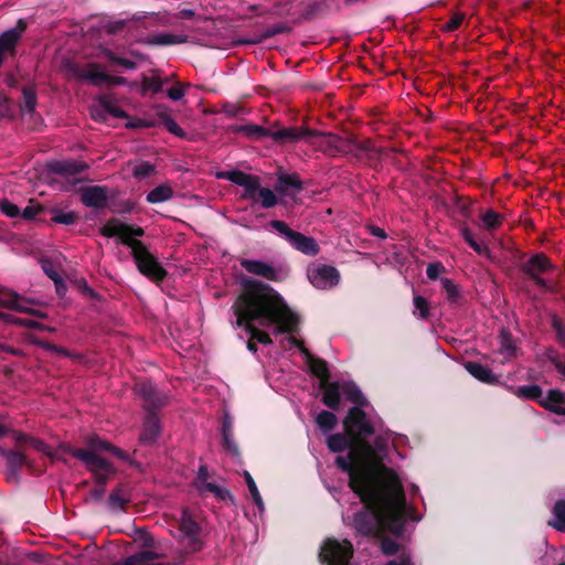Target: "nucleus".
<instances>
[{"label":"nucleus","instance_id":"obj_1","mask_svg":"<svg viewBox=\"0 0 565 565\" xmlns=\"http://www.w3.org/2000/svg\"><path fill=\"white\" fill-rule=\"evenodd\" d=\"M347 435L328 436V448L340 452L350 448L348 456H338L335 463L349 475V486L361 500L363 511L343 521L362 535H380L383 532L401 534L407 519L417 521L406 504L397 475L382 463L381 451L386 446L383 437L367 440L374 434V423L365 411L352 407L344 419Z\"/></svg>","mask_w":565,"mask_h":565},{"label":"nucleus","instance_id":"obj_2","mask_svg":"<svg viewBox=\"0 0 565 565\" xmlns=\"http://www.w3.org/2000/svg\"><path fill=\"white\" fill-rule=\"evenodd\" d=\"M233 310L236 324L243 327L249 334L247 343L249 351L256 352L257 350L254 341L268 344L271 342L270 334H288L286 340L289 347H296L301 351L306 363L311 372L320 379L321 384L328 381L327 363L311 355L292 335L298 331V315L271 287L254 280L246 281L244 291L233 305Z\"/></svg>","mask_w":565,"mask_h":565},{"label":"nucleus","instance_id":"obj_3","mask_svg":"<svg viewBox=\"0 0 565 565\" xmlns=\"http://www.w3.org/2000/svg\"><path fill=\"white\" fill-rule=\"evenodd\" d=\"M100 232L106 237L118 238L131 249L135 263L141 274L157 281L164 278L166 270L147 247L137 239L145 234L141 227H134L114 218L104 224Z\"/></svg>","mask_w":565,"mask_h":565},{"label":"nucleus","instance_id":"obj_4","mask_svg":"<svg viewBox=\"0 0 565 565\" xmlns=\"http://www.w3.org/2000/svg\"><path fill=\"white\" fill-rule=\"evenodd\" d=\"M70 451L75 458L85 463L87 469L95 476L97 482L100 483V486L89 491L86 500L99 501L105 492L102 483L115 471L111 463L103 458L100 452L109 451L119 458H125L124 452L96 436H92L87 439L86 449H70Z\"/></svg>","mask_w":565,"mask_h":565},{"label":"nucleus","instance_id":"obj_5","mask_svg":"<svg viewBox=\"0 0 565 565\" xmlns=\"http://www.w3.org/2000/svg\"><path fill=\"white\" fill-rule=\"evenodd\" d=\"M217 178L227 179L244 188L243 198L253 203H259L263 207L269 209L277 204V196L268 188H262L257 177L241 171H224L217 173Z\"/></svg>","mask_w":565,"mask_h":565},{"label":"nucleus","instance_id":"obj_6","mask_svg":"<svg viewBox=\"0 0 565 565\" xmlns=\"http://www.w3.org/2000/svg\"><path fill=\"white\" fill-rule=\"evenodd\" d=\"M323 565H358L353 559V546L348 540L327 539L319 552Z\"/></svg>","mask_w":565,"mask_h":565},{"label":"nucleus","instance_id":"obj_7","mask_svg":"<svg viewBox=\"0 0 565 565\" xmlns=\"http://www.w3.org/2000/svg\"><path fill=\"white\" fill-rule=\"evenodd\" d=\"M269 226L302 254L315 256L319 253L318 244L312 237L291 230L285 222L275 220Z\"/></svg>","mask_w":565,"mask_h":565},{"label":"nucleus","instance_id":"obj_8","mask_svg":"<svg viewBox=\"0 0 565 565\" xmlns=\"http://www.w3.org/2000/svg\"><path fill=\"white\" fill-rule=\"evenodd\" d=\"M308 278L318 289H329L340 281L339 271L328 265H313L308 268Z\"/></svg>","mask_w":565,"mask_h":565},{"label":"nucleus","instance_id":"obj_9","mask_svg":"<svg viewBox=\"0 0 565 565\" xmlns=\"http://www.w3.org/2000/svg\"><path fill=\"white\" fill-rule=\"evenodd\" d=\"M0 307L18 312H25L32 317H43V315H40L38 310L32 308V303L29 300L21 298L15 292L2 287H0Z\"/></svg>","mask_w":565,"mask_h":565},{"label":"nucleus","instance_id":"obj_10","mask_svg":"<svg viewBox=\"0 0 565 565\" xmlns=\"http://www.w3.org/2000/svg\"><path fill=\"white\" fill-rule=\"evenodd\" d=\"M242 267L249 274L264 277L268 280H279L284 277L281 268L257 259H243Z\"/></svg>","mask_w":565,"mask_h":565},{"label":"nucleus","instance_id":"obj_11","mask_svg":"<svg viewBox=\"0 0 565 565\" xmlns=\"http://www.w3.org/2000/svg\"><path fill=\"white\" fill-rule=\"evenodd\" d=\"M308 142L317 149L328 153L339 151L342 146V140L337 135L313 130L309 131Z\"/></svg>","mask_w":565,"mask_h":565},{"label":"nucleus","instance_id":"obj_12","mask_svg":"<svg viewBox=\"0 0 565 565\" xmlns=\"http://www.w3.org/2000/svg\"><path fill=\"white\" fill-rule=\"evenodd\" d=\"M75 76L77 79L92 83L96 86L111 79V76L108 75L98 64H88L86 67L76 68Z\"/></svg>","mask_w":565,"mask_h":565},{"label":"nucleus","instance_id":"obj_13","mask_svg":"<svg viewBox=\"0 0 565 565\" xmlns=\"http://www.w3.org/2000/svg\"><path fill=\"white\" fill-rule=\"evenodd\" d=\"M87 166L85 163L71 161V160H62L55 161L51 164V170L60 175L61 178L71 179V185H74L77 182L75 175L81 171L85 170Z\"/></svg>","mask_w":565,"mask_h":565},{"label":"nucleus","instance_id":"obj_14","mask_svg":"<svg viewBox=\"0 0 565 565\" xmlns=\"http://www.w3.org/2000/svg\"><path fill=\"white\" fill-rule=\"evenodd\" d=\"M550 268V260L542 254L533 256L524 265L525 271L535 280L537 285L544 287L546 286V282L543 278L540 277V275L546 273Z\"/></svg>","mask_w":565,"mask_h":565},{"label":"nucleus","instance_id":"obj_15","mask_svg":"<svg viewBox=\"0 0 565 565\" xmlns=\"http://www.w3.org/2000/svg\"><path fill=\"white\" fill-rule=\"evenodd\" d=\"M138 394L145 399V407L152 409L158 408L166 403V396L157 393L154 385L150 382H139L136 385Z\"/></svg>","mask_w":565,"mask_h":565},{"label":"nucleus","instance_id":"obj_16","mask_svg":"<svg viewBox=\"0 0 565 565\" xmlns=\"http://www.w3.org/2000/svg\"><path fill=\"white\" fill-rule=\"evenodd\" d=\"M82 201L86 206L103 207L107 202V191L103 186H88L82 192Z\"/></svg>","mask_w":565,"mask_h":565},{"label":"nucleus","instance_id":"obj_17","mask_svg":"<svg viewBox=\"0 0 565 565\" xmlns=\"http://www.w3.org/2000/svg\"><path fill=\"white\" fill-rule=\"evenodd\" d=\"M179 531L183 537L189 539L190 543L196 542L199 525L186 509H182L179 518Z\"/></svg>","mask_w":565,"mask_h":565},{"label":"nucleus","instance_id":"obj_18","mask_svg":"<svg viewBox=\"0 0 565 565\" xmlns=\"http://www.w3.org/2000/svg\"><path fill=\"white\" fill-rule=\"evenodd\" d=\"M540 404L553 413L565 414V395L559 391H548L547 395L540 399Z\"/></svg>","mask_w":565,"mask_h":565},{"label":"nucleus","instance_id":"obj_19","mask_svg":"<svg viewBox=\"0 0 565 565\" xmlns=\"http://www.w3.org/2000/svg\"><path fill=\"white\" fill-rule=\"evenodd\" d=\"M207 479H209L207 469L204 466H201L198 471V477H196L198 489L201 492H212L215 495L220 497L221 499H225L226 497L230 495V493L226 490L221 489L217 486L209 482Z\"/></svg>","mask_w":565,"mask_h":565},{"label":"nucleus","instance_id":"obj_20","mask_svg":"<svg viewBox=\"0 0 565 565\" xmlns=\"http://www.w3.org/2000/svg\"><path fill=\"white\" fill-rule=\"evenodd\" d=\"M321 386L323 390V397H322L323 403L328 407H330L332 409H337L339 407L341 395H342L341 383L324 382L321 384Z\"/></svg>","mask_w":565,"mask_h":565},{"label":"nucleus","instance_id":"obj_21","mask_svg":"<svg viewBox=\"0 0 565 565\" xmlns=\"http://www.w3.org/2000/svg\"><path fill=\"white\" fill-rule=\"evenodd\" d=\"M105 114H108L116 118L126 117L125 111L116 108L106 97H103L98 100V104L93 107L92 115L96 119L104 120L106 119Z\"/></svg>","mask_w":565,"mask_h":565},{"label":"nucleus","instance_id":"obj_22","mask_svg":"<svg viewBox=\"0 0 565 565\" xmlns=\"http://www.w3.org/2000/svg\"><path fill=\"white\" fill-rule=\"evenodd\" d=\"M465 367L475 379L483 383L494 384L499 382L498 376L494 375L490 369L478 362H467Z\"/></svg>","mask_w":565,"mask_h":565},{"label":"nucleus","instance_id":"obj_23","mask_svg":"<svg viewBox=\"0 0 565 565\" xmlns=\"http://www.w3.org/2000/svg\"><path fill=\"white\" fill-rule=\"evenodd\" d=\"M301 190V183L296 175L279 177L277 191L281 196H295Z\"/></svg>","mask_w":565,"mask_h":565},{"label":"nucleus","instance_id":"obj_24","mask_svg":"<svg viewBox=\"0 0 565 565\" xmlns=\"http://www.w3.org/2000/svg\"><path fill=\"white\" fill-rule=\"evenodd\" d=\"M342 395L353 404L354 407H358L360 411H363L361 407L367 406V402L364 398L360 388L352 382L341 383Z\"/></svg>","mask_w":565,"mask_h":565},{"label":"nucleus","instance_id":"obj_25","mask_svg":"<svg viewBox=\"0 0 565 565\" xmlns=\"http://www.w3.org/2000/svg\"><path fill=\"white\" fill-rule=\"evenodd\" d=\"M188 36L182 34L157 33L147 36L145 42L150 45H172L186 42Z\"/></svg>","mask_w":565,"mask_h":565},{"label":"nucleus","instance_id":"obj_26","mask_svg":"<svg viewBox=\"0 0 565 565\" xmlns=\"http://www.w3.org/2000/svg\"><path fill=\"white\" fill-rule=\"evenodd\" d=\"M160 433L159 419L154 414H150L143 424L140 440L143 443H153Z\"/></svg>","mask_w":565,"mask_h":565},{"label":"nucleus","instance_id":"obj_27","mask_svg":"<svg viewBox=\"0 0 565 565\" xmlns=\"http://www.w3.org/2000/svg\"><path fill=\"white\" fill-rule=\"evenodd\" d=\"M308 129H299V128H285L279 129L273 134L275 140L279 141H298L301 139H307L309 136Z\"/></svg>","mask_w":565,"mask_h":565},{"label":"nucleus","instance_id":"obj_28","mask_svg":"<svg viewBox=\"0 0 565 565\" xmlns=\"http://www.w3.org/2000/svg\"><path fill=\"white\" fill-rule=\"evenodd\" d=\"M554 529L565 532V501H558L553 509V520L548 522Z\"/></svg>","mask_w":565,"mask_h":565},{"label":"nucleus","instance_id":"obj_29","mask_svg":"<svg viewBox=\"0 0 565 565\" xmlns=\"http://www.w3.org/2000/svg\"><path fill=\"white\" fill-rule=\"evenodd\" d=\"M173 191L167 184L154 188L147 194V201L150 203H161L172 198Z\"/></svg>","mask_w":565,"mask_h":565},{"label":"nucleus","instance_id":"obj_30","mask_svg":"<svg viewBox=\"0 0 565 565\" xmlns=\"http://www.w3.org/2000/svg\"><path fill=\"white\" fill-rule=\"evenodd\" d=\"M500 352L505 359L514 356L516 352L514 341L507 331L500 333Z\"/></svg>","mask_w":565,"mask_h":565},{"label":"nucleus","instance_id":"obj_31","mask_svg":"<svg viewBox=\"0 0 565 565\" xmlns=\"http://www.w3.org/2000/svg\"><path fill=\"white\" fill-rule=\"evenodd\" d=\"M318 427L323 431H330L338 423V419L333 413L322 411L316 418Z\"/></svg>","mask_w":565,"mask_h":565},{"label":"nucleus","instance_id":"obj_32","mask_svg":"<svg viewBox=\"0 0 565 565\" xmlns=\"http://www.w3.org/2000/svg\"><path fill=\"white\" fill-rule=\"evenodd\" d=\"M4 457H6L8 466L11 468V471L8 475V480L14 479L15 469L21 467L24 463V457L19 451L4 452Z\"/></svg>","mask_w":565,"mask_h":565},{"label":"nucleus","instance_id":"obj_33","mask_svg":"<svg viewBox=\"0 0 565 565\" xmlns=\"http://www.w3.org/2000/svg\"><path fill=\"white\" fill-rule=\"evenodd\" d=\"M243 476L245 478L246 484L248 487L249 493H250L254 502L258 507L259 511L263 512L265 509V504H264V501L262 499V495L257 489V486H256L253 477L250 476V473L248 471H244Z\"/></svg>","mask_w":565,"mask_h":565},{"label":"nucleus","instance_id":"obj_34","mask_svg":"<svg viewBox=\"0 0 565 565\" xmlns=\"http://www.w3.org/2000/svg\"><path fill=\"white\" fill-rule=\"evenodd\" d=\"M502 223V216L497 212L489 210L481 215V226L491 231L499 227Z\"/></svg>","mask_w":565,"mask_h":565},{"label":"nucleus","instance_id":"obj_35","mask_svg":"<svg viewBox=\"0 0 565 565\" xmlns=\"http://www.w3.org/2000/svg\"><path fill=\"white\" fill-rule=\"evenodd\" d=\"M515 394L519 397L527 398V399H540L542 396V390L537 385H525L520 386L515 390Z\"/></svg>","mask_w":565,"mask_h":565},{"label":"nucleus","instance_id":"obj_36","mask_svg":"<svg viewBox=\"0 0 565 565\" xmlns=\"http://www.w3.org/2000/svg\"><path fill=\"white\" fill-rule=\"evenodd\" d=\"M163 87V81L158 76L142 78L141 92L146 94L147 92L158 93Z\"/></svg>","mask_w":565,"mask_h":565},{"label":"nucleus","instance_id":"obj_37","mask_svg":"<svg viewBox=\"0 0 565 565\" xmlns=\"http://www.w3.org/2000/svg\"><path fill=\"white\" fill-rule=\"evenodd\" d=\"M36 107V96L32 89H23V103L21 106L22 113L32 114Z\"/></svg>","mask_w":565,"mask_h":565},{"label":"nucleus","instance_id":"obj_38","mask_svg":"<svg viewBox=\"0 0 565 565\" xmlns=\"http://www.w3.org/2000/svg\"><path fill=\"white\" fill-rule=\"evenodd\" d=\"M129 501V494L124 489H117L109 495V503L113 508L122 509Z\"/></svg>","mask_w":565,"mask_h":565},{"label":"nucleus","instance_id":"obj_39","mask_svg":"<svg viewBox=\"0 0 565 565\" xmlns=\"http://www.w3.org/2000/svg\"><path fill=\"white\" fill-rule=\"evenodd\" d=\"M103 55H105V57H107L111 63H115V64H118V65H121L124 66L125 68H128V70H134L136 68V63L128 60V58H124V57H119L117 55H115L111 51L107 50V49H104L102 51Z\"/></svg>","mask_w":565,"mask_h":565},{"label":"nucleus","instance_id":"obj_40","mask_svg":"<svg viewBox=\"0 0 565 565\" xmlns=\"http://www.w3.org/2000/svg\"><path fill=\"white\" fill-rule=\"evenodd\" d=\"M414 313L419 318L426 319L429 316V305L427 300L422 296L414 297Z\"/></svg>","mask_w":565,"mask_h":565},{"label":"nucleus","instance_id":"obj_41","mask_svg":"<svg viewBox=\"0 0 565 565\" xmlns=\"http://www.w3.org/2000/svg\"><path fill=\"white\" fill-rule=\"evenodd\" d=\"M154 171V167L146 161L137 162L132 167V175L136 178H145Z\"/></svg>","mask_w":565,"mask_h":565},{"label":"nucleus","instance_id":"obj_42","mask_svg":"<svg viewBox=\"0 0 565 565\" xmlns=\"http://www.w3.org/2000/svg\"><path fill=\"white\" fill-rule=\"evenodd\" d=\"M76 220V214L74 212H56L52 216V221L60 224L70 225L73 224Z\"/></svg>","mask_w":565,"mask_h":565},{"label":"nucleus","instance_id":"obj_43","mask_svg":"<svg viewBox=\"0 0 565 565\" xmlns=\"http://www.w3.org/2000/svg\"><path fill=\"white\" fill-rule=\"evenodd\" d=\"M0 211L9 217H15L20 215L19 207L15 204L9 202L8 200H3L0 202Z\"/></svg>","mask_w":565,"mask_h":565},{"label":"nucleus","instance_id":"obj_44","mask_svg":"<svg viewBox=\"0 0 565 565\" xmlns=\"http://www.w3.org/2000/svg\"><path fill=\"white\" fill-rule=\"evenodd\" d=\"M443 287L447 294V298L450 302H456L459 297L457 286L454 285L449 279L443 280Z\"/></svg>","mask_w":565,"mask_h":565},{"label":"nucleus","instance_id":"obj_45","mask_svg":"<svg viewBox=\"0 0 565 565\" xmlns=\"http://www.w3.org/2000/svg\"><path fill=\"white\" fill-rule=\"evenodd\" d=\"M462 236L465 241L478 253L483 254L486 252V247L479 244L472 236L471 232L468 228H462Z\"/></svg>","mask_w":565,"mask_h":565},{"label":"nucleus","instance_id":"obj_46","mask_svg":"<svg viewBox=\"0 0 565 565\" xmlns=\"http://www.w3.org/2000/svg\"><path fill=\"white\" fill-rule=\"evenodd\" d=\"M0 317H4V318L9 319L11 322L19 323V324L25 326L28 328H39L40 327V323L36 320H34L32 317L12 318L9 315H1V313H0Z\"/></svg>","mask_w":565,"mask_h":565},{"label":"nucleus","instance_id":"obj_47","mask_svg":"<svg viewBox=\"0 0 565 565\" xmlns=\"http://www.w3.org/2000/svg\"><path fill=\"white\" fill-rule=\"evenodd\" d=\"M163 124H164L166 128L168 129V131L171 132L172 135L178 136V137L185 136L183 129L170 116L164 117Z\"/></svg>","mask_w":565,"mask_h":565},{"label":"nucleus","instance_id":"obj_48","mask_svg":"<svg viewBox=\"0 0 565 565\" xmlns=\"http://www.w3.org/2000/svg\"><path fill=\"white\" fill-rule=\"evenodd\" d=\"M465 15L462 13H455L451 19L444 25V31L452 32L457 30L462 23Z\"/></svg>","mask_w":565,"mask_h":565},{"label":"nucleus","instance_id":"obj_49","mask_svg":"<svg viewBox=\"0 0 565 565\" xmlns=\"http://www.w3.org/2000/svg\"><path fill=\"white\" fill-rule=\"evenodd\" d=\"M25 439V440H30L31 445L38 449L39 451H42L49 456H52V451H51V448L45 444L43 443L42 440H39V439H34V438H31V437H24V436H18L17 439L21 440V439Z\"/></svg>","mask_w":565,"mask_h":565},{"label":"nucleus","instance_id":"obj_50","mask_svg":"<svg viewBox=\"0 0 565 565\" xmlns=\"http://www.w3.org/2000/svg\"><path fill=\"white\" fill-rule=\"evenodd\" d=\"M223 436L224 448L233 456H238V448L233 439L232 434L226 433Z\"/></svg>","mask_w":565,"mask_h":565},{"label":"nucleus","instance_id":"obj_51","mask_svg":"<svg viewBox=\"0 0 565 565\" xmlns=\"http://www.w3.org/2000/svg\"><path fill=\"white\" fill-rule=\"evenodd\" d=\"M42 268L45 271V274L55 282L56 289L57 291H60L62 285V279L60 275L46 262L42 264Z\"/></svg>","mask_w":565,"mask_h":565},{"label":"nucleus","instance_id":"obj_52","mask_svg":"<svg viewBox=\"0 0 565 565\" xmlns=\"http://www.w3.org/2000/svg\"><path fill=\"white\" fill-rule=\"evenodd\" d=\"M186 85H184V84L178 83L177 86L168 89V97L170 99H172V100H180V99H182L184 94H185V92H184V87Z\"/></svg>","mask_w":565,"mask_h":565},{"label":"nucleus","instance_id":"obj_53","mask_svg":"<svg viewBox=\"0 0 565 565\" xmlns=\"http://www.w3.org/2000/svg\"><path fill=\"white\" fill-rule=\"evenodd\" d=\"M444 271V266L440 263L429 264L426 270L430 279H436Z\"/></svg>","mask_w":565,"mask_h":565},{"label":"nucleus","instance_id":"obj_54","mask_svg":"<svg viewBox=\"0 0 565 565\" xmlns=\"http://www.w3.org/2000/svg\"><path fill=\"white\" fill-rule=\"evenodd\" d=\"M382 551L387 555H392L397 551V544L392 540H383Z\"/></svg>","mask_w":565,"mask_h":565},{"label":"nucleus","instance_id":"obj_55","mask_svg":"<svg viewBox=\"0 0 565 565\" xmlns=\"http://www.w3.org/2000/svg\"><path fill=\"white\" fill-rule=\"evenodd\" d=\"M40 211V207L39 206H35V205H28L23 211H22V216L26 220H32L33 217H35L38 215Z\"/></svg>","mask_w":565,"mask_h":565},{"label":"nucleus","instance_id":"obj_56","mask_svg":"<svg viewBox=\"0 0 565 565\" xmlns=\"http://www.w3.org/2000/svg\"><path fill=\"white\" fill-rule=\"evenodd\" d=\"M387 565H414L406 554H402L397 561H391Z\"/></svg>","mask_w":565,"mask_h":565},{"label":"nucleus","instance_id":"obj_57","mask_svg":"<svg viewBox=\"0 0 565 565\" xmlns=\"http://www.w3.org/2000/svg\"><path fill=\"white\" fill-rule=\"evenodd\" d=\"M129 127H153L156 122L147 119H138L137 121L128 124Z\"/></svg>","mask_w":565,"mask_h":565},{"label":"nucleus","instance_id":"obj_58","mask_svg":"<svg viewBox=\"0 0 565 565\" xmlns=\"http://www.w3.org/2000/svg\"><path fill=\"white\" fill-rule=\"evenodd\" d=\"M232 418L230 417V415H225L224 416V419H223V425H222V435L226 434V433H230L232 434Z\"/></svg>","mask_w":565,"mask_h":565},{"label":"nucleus","instance_id":"obj_59","mask_svg":"<svg viewBox=\"0 0 565 565\" xmlns=\"http://www.w3.org/2000/svg\"><path fill=\"white\" fill-rule=\"evenodd\" d=\"M153 109H154L156 114L159 116V118L162 120V122H164L166 116H170L168 114V109L164 106L157 105L153 107Z\"/></svg>","mask_w":565,"mask_h":565},{"label":"nucleus","instance_id":"obj_60","mask_svg":"<svg viewBox=\"0 0 565 565\" xmlns=\"http://www.w3.org/2000/svg\"><path fill=\"white\" fill-rule=\"evenodd\" d=\"M194 15V12L190 9H183L179 12V17L182 19H190Z\"/></svg>","mask_w":565,"mask_h":565},{"label":"nucleus","instance_id":"obj_61","mask_svg":"<svg viewBox=\"0 0 565 565\" xmlns=\"http://www.w3.org/2000/svg\"><path fill=\"white\" fill-rule=\"evenodd\" d=\"M107 84H116V85H124L126 83V79L124 77H114L111 76V79L106 82Z\"/></svg>","mask_w":565,"mask_h":565},{"label":"nucleus","instance_id":"obj_62","mask_svg":"<svg viewBox=\"0 0 565 565\" xmlns=\"http://www.w3.org/2000/svg\"><path fill=\"white\" fill-rule=\"evenodd\" d=\"M8 433L9 426L6 423L0 422V437L7 435Z\"/></svg>","mask_w":565,"mask_h":565},{"label":"nucleus","instance_id":"obj_63","mask_svg":"<svg viewBox=\"0 0 565 565\" xmlns=\"http://www.w3.org/2000/svg\"><path fill=\"white\" fill-rule=\"evenodd\" d=\"M372 234L375 235V236H379V237H385V233L383 230L379 228V227H373L372 228Z\"/></svg>","mask_w":565,"mask_h":565},{"label":"nucleus","instance_id":"obj_64","mask_svg":"<svg viewBox=\"0 0 565 565\" xmlns=\"http://www.w3.org/2000/svg\"><path fill=\"white\" fill-rule=\"evenodd\" d=\"M122 26V22H116L114 25L110 26V32H115L119 30Z\"/></svg>","mask_w":565,"mask_h":565}]
</instances>
